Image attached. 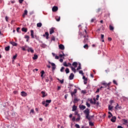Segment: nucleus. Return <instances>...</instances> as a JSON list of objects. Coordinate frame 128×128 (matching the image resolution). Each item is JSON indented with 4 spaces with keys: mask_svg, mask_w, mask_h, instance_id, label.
<instances>
[{
    "mask_svg": "<svg viewBox=\"0 0 128 128\" xmlns=\"http://www.w3.org/2000/svg\"><path fill=\"white\" fill-rule=\"evenodd\" d=\"M116 117L114 116L112 117L110 120L112 122H116Z\"/></svg>",
    "mask_w": 128,
    "mask_h": 128,
    "instance_id": "14",
    "label": "nucleus"
},
{
    "mask_svg": "<svg viewBox=\"0 0 128 128\" xmlns=\"http://www.w3.org/2000/svg\"><path fill=\"white\" fill-rule=\"evenodd\" d=\"M44 70H42L41 72V78H44Z\"/></svg>",
    "mask_w": 128,
    "mask_h": 128,
    "instance_id": "30",
    "label": "nucleus"
},
{
    "mask_svg": "<svg viewBox=\"0 0 128 128\" xmlns=\"http://www.w3.org/2000/svg\"><path fill=\"white\" fill-rule=\"evenodd\" d=\"M123 120H124V122H125V124H128V120L124 119Z\"/></svg>",
    "mask_w": 128,
    "mask_h": 128,
    "instance_id": "58",
    "label": "nucleus"
},
{
    "mask_svg": "<svg viewBox=\"0 0 128 128\" xmlns=\"http://www.w3.org/2000/svg\"><path fill=\"white\" fill-rule=\"evenodd\" d=\"M104 34H101V38L102 40H104Z\"/></svg>",
    "mask_w": 128,
    "mask_h": 128,
    "instance_id": "60",
    "label": "nucleus"
},
{
    "mask_svg": "<svg viewBox=\"0 0 128 128\" xmlns=\"http://www.w3.org/2000/svg\"><path fill=\"white\" fill-rule=\"evenodd\" d=\"M10 46H7L5 48V50L6 52H9L10 50Z\"/></svg>",
    "mask_w": 128,
    "mask_h": 128,
    "instance_id": "25",
    "label": "nucleus"
},
{
    "mask_svg": "<svg viewBox=\"0 0 128 128\" xmlns=\"http://www.w3.org/2000/svg\"><path fill=\"white\" fill-rule=\"evenodd\" d=\"M115 110H122V106H119L118 104H117L115 106Z\"/></svg>",
    "mask_w": 128,
    "mask_h": 128,
    "instance_id": "12",
    "label": "nucleus"
},
{
    "mask_svg": "<svg viewBox=\"0 0 128 128\" xmlns=\"http://www.w3.org/2000/svg\"><path fill=\"white\" fill-rule=\"evenodd\" d=\"M63 66H68V64H66V62H64L63 64Z\"/></svg>",
    "mask_w": 128,
    "mask_h": 128,
    "instance_id": "52",
    "label": "nucleus"
},
{
    "mask_svg": "<svg viewBox=\"0 0 128 128\" xmlns=\"http://www.w3.org/2000/svg\"><path fill=\"white\" fill-rule=\"evenodd\" d=\"M58 10V6H54L52 8V11L53 12H57Z\"/></svg>",
    "mask_w": 128,
    "mask_h": 128,
    "instance_id": "8",
    "label": "nucleus"
},
{
    "mask_svg": "<svg viewBox=\"0 0 128 128\" xmlns=\"http://www.w3.org/2000/svg\"><path fill=\"white\" fill-rule=\"evenodd\" d=\"M58 46L60 50H64V46L63 44H60Z\"/></svg>",
    "mask_w": 128,
    "mask_h": 128,
    "instance_id": "11",
    "label": "nucleus"
},
{
    "mask_svg": "<svg viewBox=\"0 0 128 128\" xmlns=\"http://www.w3.org/2000/svg\"><path fill=\"white\" fill-rule=\"evenodd\" d=\"M64 67H62L60 70V72H64Z\"/></svg>",
    "mask_w": 128,
    "mask_h": 128,
    "instance_id": "45",
    "label": "nucleus"
},
{
    "mask_svg": "<svg viewBox=\"0 0 128 128\" xmlns=\"http://www.w3.org/2000/svg\"><path fill=\"white\" fill-rule=\"evenodd\" d=\"M24 0H18L20 4H22Z\"/></svg>",
    "mask_w": 128,
    "mask_h": 128,
    "instance_id": "57",
    "label": "nucleus"
},
{
    "mask_svg": "<svg viewBox=\"0 0 128 128\" xmlns=\"http://www.w3.org/2000/svg\"><path fill=\"white\" fill-rule=\"evenodd\" d=\"M62 54H60V55H59V56H60V58H64V52H62Z\"/></svg>",
    "mask_w": 128,
    "mask_h": 128,
    "instance_id": "29",
    "label": "nucleus"
},
{
    "mask_svg": "<svg viewBox=\"0 0 128 128\" xmlns=\"http://www.w3.org/2000/svg\"><path fill=\"white\" fill-rule=\"evenodd\" d=\"M67 66H70V68L72 67V64H70V62L67 64Z\"/></svg>",
    "mask_w": 128,
    "mask_h": 128,
    "instance_id": "56",
    "label": "nucleus"
},
{
    "mask_svg": "<svg viewBox=\"0 0 128 128\" xmlns=\"http://www.w3.org/2000/svg\"><path fill=\"white\" fill-rule=\"evenodd\" d=\"M75 126L76 128H80V125H78V124H76Z\"/></svg>",
    "mask_w": 128,
    "mask_h": 128,
    "instance_id": "50",
    "label": "nucleus"
},
{
    "mask_svg": "<svg viewBox=\"0 0 128 128\" xmlns=\"http://www.w3.org/2000/svg\"><path fill=\"white\" fill-rule=\"evenodd\" d=\"M28 52H31L32 53H34V50H32V48H29L28 49Z\"/></svg>",
    "mask_w": 128,
    "mask_h": 128,
    "instance_id": "18",
    "label": "nucleus"
},
{
    "mask_svg": "<svg viewBox=\"0 0 128 128\" xmlns=\"http://www.w3.org/2000/svg\"><path fill=\"white\" fill-rule=\"evenodd\" d=\"M16 56H18V54H16V55L13 56V60H16Z\"/></svg>",
    "mask_w": 128,
    "mask_h": 128,
    "instance_id": "54",
    "label": "nucleus"
},
{
    "mask_svg": "<svg viewBox=\"0 0 128 128\" xmlns=\"http://www.w3.org/2000/svg\"><path fill=\"white\" fill-rule=\"evenodd\" d=\"M40 46L44 48H46V45L43 44H42L41 45H40Z\"/></svg>",
    "mask_w": 128,
    "mask_h": 128,
    "instance_id": "40",
    "label": "nucleus"
},
{
    "mask_svg": "<svg viewBox=\"0 0 128 128\" xmlns=\"http://www.w3.org/2000/svg\"><path fill=\"white\" fill-rule=\"evenodd\" d=\"M49 64H50L52 66V70H56V64H54V63H52L50 62H49Z\"/></svg>",
    "mask_w": 128,
    "mask_h": 128,
    "instance_id": "6",
    "label": "nucleus"
},
{
    "mask_svg": "<svg viewBox=\"0 0 128 128\" xmlns=\"http://www.w3.org/2000/svg\"><path fill=\"white\" fill-rule=\"evenodd\" d=\"M38 55H36V54H34V57L32 58V59L33 60H38Z\"/></svg>",
    "mask_w": 128,
    "mask_h": 128,
    "instance_id": "28",
    "label": "nucleus"
},
{
    "mask_svg": "<svg viewBox=\"0 0 128 128\" xmlns=\"http://www.w3.org/2000/svg\"><path fill=\"white\" fill-rule=\"evenodd\" d=\"M24 38H27V40L30 39V36H28V35H25Z\"/></svg>",
    "mask_w": 128,
    "mask_h": 128,
    "instance_id": "47",
    "label": "nucleus"
},
{
    "mask_svg": "<svg viewBox=\"0 0 128 128\" xmlns=\"http://www.w3.org/2000/svg\"><path fill=\"white\" fill-rule=\"evenodd\" d=\"M109 102H110V106H112V104H114V100H110Z\"/></svg>",
    "mask_w": 128,
    "mask_h": 128,
    "instance_id": "36",
    "label": "nucleus"
},
{
    "mask_svg": "<svg viewBox=\"0 0 128 128\" xmlns=\"http://www.w3.org/2000/svg\"><path fill=\"white\" fill-rule=\"evenodd\" d=\"M65 72L66 74H69L70 73V69L68 68H66L65 70Z\"/></svg>",
    "mask_w": 128,
    "mask_h": 128,
    "instance_id": "38",
    "label": "nucleus"
},
{
    "mask_svg": "<svg viewBox=\"0 0 128 128\" xmlns=\"http://www.w3.org/2000/svg\"><path fill=\"white\" fill-rule=\"evenodd\" d=\"M113 84H116V86L118 84V82H116V80H113Z\"/></svg>",
    "mask_w": 128,
    "mask_h": 128,
    "instance_id": "51",
    "label": "nucleus"
},
{
    "mask_svg": "<svg viewBox=\"0 0 128 128\" xmlns=\"http://www.w3.org/2000/svg\"><path fill=\"white\" fill-rule=\"evenodd\" d=\"M77 106H76L75 105L73 106L72 108V112H75V110H76L77 108Z\"/></svg>",
    "mask_w": 128,
    "mask_h": 128,
    "instance_id": "24",
    "label": "nucleus"
},
{
    "mask_svg": "<svg viewBox=\"0 0 128 128\" xmlns=\"http://www.w3.org/2000/svg\"><path fill=\"white\" fill-rule=\"evenodd\" d=\"M30 34L32 38H34V31L32 30H30Z\"/></svg>",
    "mask_w": 128,
    "mask_h": 128,
    "instance_id": "27",
    "label": "nucleus"
},
{
    "mask_svg": "<svg viewBox=\"0 0 128 128\" xmlns=\"http://www.w3.org/2000/svg\"><path fill=\"white\" fill-rule=\"evenodd\" d=\"M83 80H84V84H86V82L88 81V78H86V76H83L82 77Z\"/></svg>",
    "mask_w": 128,
    "mask_h": 128,
    "instance_id": "23",
    "label": "nucleus"
},
{
    "mask_svg": "<svg viewBox=\"0 0 128 128\" xmlns=\"http://www.w3.org/2000/svg\"><path fill=\"white\" fill-rule=\"evenodd\" d=\"M82 70V66H80V64H79V66L77 68V70Z\"/></svg>",
    "mask_w": 128,
    "mask_h": 128,
    "instance_id": "41",
    "label": "nucleus"
},
{
    "mask_svg": "<svg viewBox=\"0 0 128 128\" xmlns=\"http://www.w3.org/2000/svg\"><path fill=\"white\" fill-rule=\"evenodd\" d=\"M51 40H54V42L56 40V38H54V36H52Z\"/></svg>",
    "mask_w": 128,
    "mask_h": 128,
    "instance_id": "53",
    "label": "nucleus"
},
{
    "mask_svg": "<svg viewBox=\"0 0 128 128\" xmlns=\"http://www.w3.org/2000/svg\"><path fill=\"white\" fill-rule=\"evenodd\" d=\"M98 30H101V32H104V27L102 26L100 28L98 29Z\"/></svg>",
    "mask_w": 128,
    "mask_h": 128,
    "instance_id": "20",
    "label": "nucleus"
},
{
    "mask_svg": "<svg viewBox=\"0 0 128 128\" xmlns=\"http://www.w3.org/2000/svg\"><path fill=\"white\" fill-rule=\"evenodd\" d=\"M71 68H72V72H76V68H74L72 67H71Z\"/></svg>",
    "mask_w": 128,
    "mask_h": 128,
    "instance_id": "31",
    "label": "nucleus"
},
{
    "mask_svg": "<svg viewBox=\"0 0 128 128\" xmlns=\"http://www.w3.org/2000/svg\"><path fill=\"white\" fill-rule=\"evenodd\" d=\"M84 38L83 42L84 44H86V42L88 40V35H84Z\"/></svg>",
    "mask_w": 128,
    "mask_h": 128,
    "instance_id": "3",
    "label": "nucleus"
},
{
    "mask_svg": "<svg viewBox=\"0 0 128 128\" xmlns=\"http://www.w3.org/2000/svg\"><path fill=\"white\" fill-rule=\"evenodd\" d=\"M50 34H54V28H50Z\"/></svg>",
    "mask_w": 128,
    "mask_h": 128,
    "instance_id": "15",
    "label": "nucleus"
},
{
    "mask_svg": "<svg viewBox=\"0 0 128 128\" xmlns=\"http://www.w3.org/2000/svg\"><path fill=\"white\" fill-rule=\"evenodd\" d=\"M84 114L86 116V118H87L88 120H92V117L90 116V109L88 108H86L84 111Z\"/></svg>",
    "mask_w": 128,
    "mask_h": 128,
    "instance_id": "1",
    "label": "nucleus"
},
{
    "mask_svg": "<svg viewBox=\"0 0 128 128\" xmlns=\"http://www.w3.org/2000/svg\"><path fill=\"white\" fill-rule=\"evenodd\" d=\"M10 44H12V46H18V44L14 42H11Z\"/></svg>",
    "mask_w": 128,
    "mask_h": 128,
    "instance_id": "21",
    "label": "nucleus"
},
{
    "mask_svg": "<svg viewBox=\"0 0 128 128\" xmlns=\"http://www.w3.org/2000/svg\"><path fill=\"white\" fill-rule=\"evenodd\" d=\"M74 74L72 73L70 76H69V78L70 80H74Z\"/></svg>",
    "mask_w": 128,
    "mask_h": 128,
    "instance_id": "17",
    "label": "nucleus"
},
{
    "mask_svg": "<svg viewBox=\"0 0 128 128\" xmlns=\"http://www.w3.org/2000/svg\"><path fill=\"white\" fill-rule=\"evenodd\" d=\"M59 82H60V84H64V80H60L59 78L58 79Z\"/></svg>",
    "mask_w": 128,
    "mask_h": 128,
    "instance_id": "46",
    "label": "nucleus"
},
{
    "mask_svg": "<svg viewBox=\"0 0 128 128\" xmlns=\"http://www.w3.org/2000/svg\"><path fill=\"white\" fill-rule=\"evenodd\" d=\"M72 66H74V68H76L78 66V62H74L72 64Z\"/></svg>",
    "mask_w": 128,
    "mask_h": 128,
    "instance_id": "22",
    "label": "nucleus"
},
{
    "mask_svg": "<svg viewBox=\"0 0 128 128\" xmlns=\"http://www.w3.org/2000/svg\"><path fill=\"white\" fill-rule=\"evenodd\" d=\"M112 108H114V106H112V105H108V110H112Z\"/></svg>",
    "mask_w": 128,
    "mask_h": 128,
    "instance_id": "19",
    "label": "nucleus"
},
{
    "mask_svg": "<svg viewBox=\"0 0 128 128\" xmlns=\"http://www.w3.org/2000/svg\"><path fill=\"white\" fill-rule=\"evenodd\" d=\"M79 73L81 74H82V76H84V72H82V70H80L79 71Z\"/></svg>",
    "mask_w": 128,
    "mask_h": 128,
    "instance_id": "55",
    "label": "nucleus"
},
{
    "mask_svg": "<svg viewBox=\"0 0 128 128\" xmlns=\"http://www.w3.org/2000/svg\"><path fill=\"white\" fill-rule=\"evenodd\" d=\"M84 48H86V50H88V44H86L85 45H84Z\"/></svg>",
    "mask_w": 128,
    "mask_h": 128,
    "instance_id": "34",
    "label": "nucleus"
},
{
    "mask_svg": "<svg viewBox=\"0 0 128 128\" xmlns=\"http://www.w3.org/2000/svg\"><path fill=\"white\" fill-rule=\"evenodd\" d=\"M109 28H110V30H114V26H112L110 25Z\"/></svg>",
    "mask_w": 128,
    "mask_h": 128,
    "instance_id": "35",
    "label": "nucleus"
},
{
    "mask_svg": "<svg viewBox=\"0 0 128 128\" xmlns=\"http://www.w3.org/2000/svg\"><path fill=\"white\" fill-rule=\"evenodd\" d=\"M100 89L98 88V89H97V90H96V94H98V92H100Z\"/></svg>",
    "mask_w": 128,
    "mask_h": 128,
    "instance_id": "61",
    "label": "nucleus"
},
{
    "mask_svg": "<svg viewBox=\"0 0 128 128\" xmlns=\"http://www.w3.org/2000/svg\"><path fill=\"white\" fill-rule=\"evenodd\" d=\"M56 22H60V16L58 17H56Z\"/></svg>",
    "mask_w": 128,
    "mask_h": 128,
    "instance_id": "37",
    "label": "nucleus"
},
{
    "mask_svg": "<svg viewBox=\"0 0 128 128\" xmlns=\"http://www.w3.org/2000/svg\"><path fill=\"white\" fill-rule=\"evenodd\" d=\"M21 96H28V94L24 92H22Z\"/></svg>",
    "mask_w": 128,
    "mask_h": 128,
    "instance_id": "16",
    "label": "nucleus"
},
{
    "mask_svg": "<svg viewBox=\"0 0 128 128\" xmlns=\"http://www.w3.org/2000/svg\"><path fill=\"white\" fill-rule=\"evenodd\" d=\"M80 120V118H78V117L76 120V122H78V120Z\"/></svg>",
    "mask_w": 128,
    "mask_h": 128,
    "instance_id": "59",
    "label": "nucleus"
},
{
    "mask_svg": "<svg viewBox=\"0 0 128 128\" xmlns=\"http://www.w3.org/2000/svg\"><path fill=\"white\" fill-rule=\"evenodd\" d=\"M79 108L82 110H86V106L84 105H80L79 106Z\"/></svg>",
    "mask_w": 128,
    "mask_h": 128,
    "instance_id": "9",
    "label": "nucleus"
},
{
    "mask_svg": "<svg viewBox=\"0 0 128 128\" xmlns=\"http://www.w3.org/2000/svg\"><path fill=\"white\" fill-rule=\"evenodd\" d=\"M122 98L123 100H124V102H126V100H128V98H126L124 96H122Z\"/></svg>",
    "mask_w": 128,
    "mask_h": 128,
    "instance_id": "39",
    "label": "nucleus"
},
{
    "mask_svg": "<svg viewBox=\"0 0 128 128\" xmlns=\"http://www.w3.org/2000/svg\"><path fill=\"white\" fill-rule=\"evenodd\" d=\"M42 94V98H46V96H48V94L46 93V92H44V91H42L41 92Z\"/></svg>",
    "mask_w": 128,
    "mask_h": 128,
    "instance_id": "10",
    "label": "nucleus"
},
{
    "mask_svg": "<svg viewBox=\"0 0 128 128\" xmlns=\"http://www.w3.org/2000/svg\"><path fill=\"white\" fill-rule=\"evenodd\" d=\"M86 92L84 90H82V94H86Z\"/></svg>",
    "mask_w": 128,
    "mask_h": 128,
    "instance_id": "62",
    "label": "nucleus"
},
{
    "mask_svg": "<svg viewBox=\"0 0 128 128\" xmlns=\"http://www.w3.org/2000/svg\"><path fill=\"white\" fill-rule=\"evenodd\" d=\"M84 34H82V32H78V40H80V38H84Z\"/></svg>",
    "mask_w": 128,
    "mask_h": 128,
    "instance_id": "5",
    "label": "nucleus"
},
{
    "mask_svg": "<svg viewBox=\"0 0 128 128\" xmlns=\"http://www.w3.org/2000/svg\"><path fill=\"white\" fill-rule=\"evenodd\" d=\"M22 32H28V28H22Z\"/></svg>",
    "mask_w": 128,
    "mask_h": 128,
    "instance_id": "26",
    "label": "nucleus"
},
{
    "mask_svg": "<svg viewBox=\"0 0 128 128\" xmlns=\"http://www.w3.org/2000/svg\"><path fill=\"white\" fill-rule=\"evenodd\" d=\"M86 106H87L88 108L90 107V104L88 102H86Z\"/></svg>",
    "mask_w": 128,
    "mask_h": 128,
    "instance_id": "42",
    "label": "nucleus"
},
{
    "mask_svg": "<svg viewBox=\"0 0 128 128\" xmlns=\"http://www.w3.org/2000/svg\"><path fill=\"white\" fill-rule=\"evenodd\" d=\"M78 102V98H75L74 99V104H76V102Z\"/></svg>",
    "mask_w": 128,
    "mask_h": 128,
    "instance_id": "43",
    "label": "nucleus"
},
{
    "mask_svg": "<svg viewBox=\"0 0 128 128\" xmlns=\"http://www.w3.org/2000/svg\"><path fill=\"white\" fill-rule=\"evenodd\" d=\"M78 112L77 111H76L74 112V115L75 116H78Z\"/></svg>",
    "mask_w": 128,
    "mask_h": 128,
    "instance_id": "63",
    "label": "nucleus"
},
{
    "mask_svg": "<svg viewBox=\"0 0 128 128\" xmlns=\"http://www.w3.org/2000/svg\"><path fill=\"white\" fill-rule=\"evenodd\" d=\"M90 102H91V103H93L94 104H96V99L94 100V102H92V101L91 100V101H90Z\"/></svg>",
    "mask_w": 128,
    "mask_h": 128,
    "instance_id": "49",
    "label": "nucleus"
},
{
    "mask_svg": "<svg viewBox=\"0 0 128 128\" xmlns=\"http://www.w3.org/2000/svg\"><path fill=\"white\" fill-rule=\"evenodd\" d=\"M50 102H52L51 100H46V101H42V104H43V106H46V108L48 106V104H50Z\"/></svg>",
    "mask_w": 128,
    "mask_h": 128,
    "instance_id": "2",
    "label": "nucleus"
},
{
    "mask_svg": "<svg viewBox=\"0 0 128 128\" xmlns=\"http://www.w3.org/2000/svg\"><path fill=\"white\" fill-rule=\"evenodd\" d=\"M117 128H122V126H118Z\"/></svg>",
    "mask_w": 128,
    "mask_h": 128,
    "instance_id": "64",
    "label": "nucleus"
},
{
    "mask_svg": "<svg viewBox=\"0 0 128 128\" xmlns=\"http://www.w3.org/2000/svg\"><path fill=\"white\" fill-rule=\"evenodd\" d=\"M76 92H78V90L76 89H74V90L73 92H70L72 98V96H74L75 94H76Z\"/></svg>",
    "mask_w": 128,
    "mask_h": 128,
    "instance_id": "7",
    "label": "nucleus"
},
{
    "mask_svg": "<svg viewBox=\"0 0 128 128\" xmlns=\"http://www.w3.org/2000/svg\"><path fill=\"white\" fill-rule=\"evenodd\" d=\"M89 124H90V126H94V122H89Z\"/></svg>",
    "mask_w": 128,
    "mask_h": 128,
    "instance_id": "44",
    "label": "nucleus"
},
{
    "mask_svg": "<svg viewBox=\"0 0 128 128\" xmlns=\"http://www.w3.org/2000/svg\"><path fill=\"white\" fill-rule=\"evenodd\" d=\"M102 86H104L105 88H108V83L106 82H102Z\"/></svg>",
    "mask_w": 128,
    "mask_h": 128,
    "instance_id": "32",
    "label": "nucleus"
},
{
    "mask_svg": "<svg viewBox=\"0 0 128 128\" xmlns=\"http://www.w3.org/2000/svg\"><path fill=\"white\" fill-rule=\"evenodd\" d=\"M42 24L41 22H39V23L37 24L38 28H42Z\"/></svg>",
    "mask_w": 128,
    "mask_h": 128,
    "instance_id": "33",
    "label": "nucleus"
},
{
    "mask_svg": "<svg viewBox=\"0 0 128 128\" xmlns=\"http://www.w3.org/2000/svg\"><path fill=\"white\" fill-rule=\"evenodd\" d=\"M28 15V10H24V14H22V18H25L26 16Z\"/></svg>",
    "mask_w": 128,
    "mask_h": 128,
    "instance_id": "13",
    "label": "nucleus"
},
{
    "mask_svg": "<svg viewBox=\"0 0 128 128\" xmlns=\"http://www.w3.org/2000/svg\"><path fill=\"white\" fill-rule=\"evenodd\" d=\"M30 114H34V109H32L30 111Z\"/></svg>",
    "mask_w": 128,
    "mask_h": 128,
    "instance_id": "48",
    "label": "nucleus"
},
{
    "mask_svg": "<svg viewBox=\"0 0 128 128\" xmlns=\"http://www.w3.org/2000/svg\"><path fill=\"white\" fill-rule=\"evenodd\" d=\"M49 36H50V34H48V32H46L45 34L42 35V36H44V38H46V40H48Z\"/></svg>",
    "mask_w": 128,
    "mask_h": 128,
    "instance_id": "4",
    "label": "nucleus"
}]
</instances>
